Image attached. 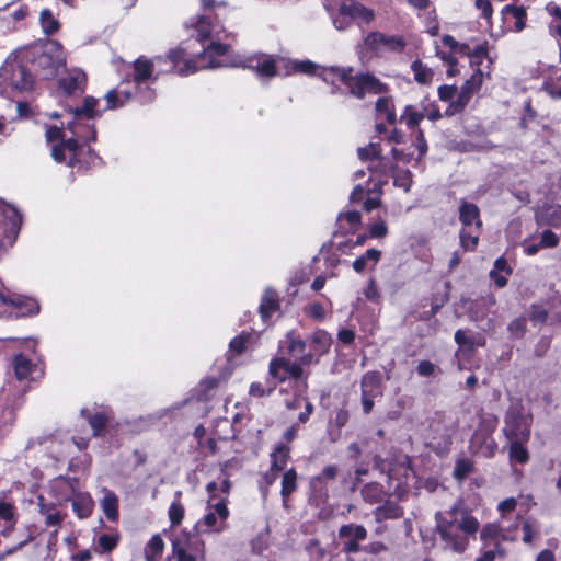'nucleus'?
<instances>
[{
	"label": "nucleus",
	"instance_id": "63",
	"mask_svg": "<svg viewBox=\"0 0 561 561\" xmlns=\"http://www.w3.org/2000/svg\"><path fill=\"white\" fill-rule=\"evenodd\" d=\"M364 296L374 302L379 300L380 294L374 279L368 280L367 286L364 289Z\"/></svg>",
	"mask_w": 561,
	"mask_h": 561
},
{
	"label": "nucleus",
	"instance_id": "8",
	"mask_svg": "<svg viewBox=\"0 0 561 561\" xmlns=\"http://www.w3.org/2000/svg\"><path fill=\"white\" fill-rule=\"evenodd\" d=\"M459 220L462 224L461 247L466 251H473L478 245L482 226L479 208L474 204L463 202L459 208Z\"/></svg>",
	"mask_w": 561,
	"mask_h": 561
},
{
	"label": "nucleus",
	"instance_id": "11",
	"mask_svg": "<svg viewBox=\"0 0 561 561\" xmlns=\"http://www.w3.org/2000/svg\"><path fill=\"white\" fill-rule=\"evenodd\" d=\"M83 145L76 138H68L61 142L50 146V156L57 163H66L70 168L80 167L83 163L81 158Z\"/></svg>",
	"mask_w": 561,
	"mask_h": 561
},
{
	"label": "nucleus",
	"instance_id": "10",
	"mask_svg": "<svg viewBox=\"0 0 561 561\" xmlns=\"http://www.w3.org/2000/svg\"><path fill=\"white\" fill-rule=\"evenodd\" d=\"M364 48L376 55L401 53L405 43L401 36L388 35L381 32H370L364 38Z\"/></svg>",
	"mask_w": 561,
	"mask_h": 561
},
{
	"label": "nucleus",
	"instance_id": "31",
	"mask_svg": "<svg viewBox=\"0 0 561 561\" xmlns=\"http://www.w3.org/2000/svg\"><path fill=\"white\" fill-rule=\"evenodd\" d=\"M360 493L364 501L369 504L381 503L385 497L382 485L376 482L367 483L364 485Z\"/></svg>",
	"mask_w": 561,
	"mask_h": 561
},
{
	"label": "nucleus",
	"instance_id": "38",
	"mask_svg": "<svg viewBox=\"0 0 561 561\" xmlns=\"http://www.w3.org/2000/svg\"><path fill=\"white\" fill-rule=\"evenodd\" d=\"M277 307L278 304L275 293L270 289L266 290L260 305V312L263 320L266 321V319L277 309Z\"/></svg>",
	"mask_w": 561,
	"mask_h": 561
},
{
	"label": "nucleus",
	"instance_id": "39",
	"mask_svg": "<svg viewBox=\"0 0 561 561\" xmlns=\"http://www.w3.org/2000/svg\"><path fill=\"white\" fill-rule=\"evenodd\" d=\"M319 66L310 60H294L288 62V69L285 71V75H290L295 72L312 75L317 73Z\"/></svg>",
	"mask_w": 561,
	"mask_h": 561
},
{
	"label": "nucleus",
	"instance_id": "24",
	"mask_svg": "<svg viewBox=\"0 0 561 561\" xmlns=\"http://www.w3.org/2000/svg\"><path fill=\"white\" fill-rule=\"evenodd\" d=\"M290 455V447L285 443H279L271 453V467L276 471H284L286 469Z\"/></svg>",
	"mask_w": 561,
	"mask_h": 561
},
{
	"label": "nucleus",
	"instance_id": "18",
	"mask_svg": "<svg viewBox=\"0 0 561 561\" xmlns=\"http://www.w3.org/2000/svg\"><path fill=\"white\" fill-rule=\"evenodd\" d=\"M81 415L87 420L92 428L93 437H105L106 430L111 424V415L107 412L98 411L95 413H91L88 409H82Z\"/></svg>",
	"mask_w": 561,
	"mask_h": 561
},
{
	"label": "nucleus",
	"instance_id": "29",
	"mask_svg": "<svg viewBox=\"0 0 561 561\" xmlns=\"http://www.w3.org/2000/svg\"><path fill=\"white\" fill-rule=\"evenodd\" d=\"M375 108L378 115L383 116L389 124L397 123V115L391 98L381 96L376 101Z\"/></svg>",
	"mask_w": 561,
	"mask_h": 561
},
{
	"label": "nucleus",
	"instance_id": "7",
	"mask_svg": "<svg viewBox=\"0 0 561 561\" xmlns=\"http://www.w3.org/2000/svg\"><path fill=\"white\" fill-rule=\"evenodd\" d=\"M218 485L216 482H209L206 490L209 494L207 513L197 523L202 531L214 530L221 533L227 528V518L229 517V510L227 507L226 497H218L215 492Z\"/></svg>",
	"mask_w": 561,
	"mask_h": 561
},
{
	"label": "nucleus",
	"instance_id": "32",
	"mask_svg": "<svg viewBox=\"0 0 561 561\" xmlns=\"http://www.w3.org/2000/svg\"><path fill=\"white\" fill-rule=\"evenodd\" d=\"M528 440H512L510 443L508 457L511 461L526 463L529 460V453L524 446Z\"/></svg>",
	"mask_w": 561,
	"mask_h": 561
},
{
	"label": "nucleus",
	"instance_id": "16",
	"mask_svg": "<svg viewBox=\"0 0 561 561\" xmlns=\"http://www.w3.org/2000/svg\"><path fill=\"white\" fill-rule=\"evenodd\" d=\"M173 557L176 561H204V549L197 539L186 540L184 542L174 540Z\"/></svg>",
	"mask_w": 561,
	"mask_h": 561
},
{
	"label": "nucleus",
	"instance_id": "35",
	"mask_svg": "<svg viewBox=\"0 0 561 561\" xmlns=\"http://www.w3.org/2000/svg\"><path fill=\"white\" fill-rule=\"evenodd\" d=\"M297 489V473L295 469L286 470L282 478L280 495L286 503V499Z\"/></svg>",
	"mask_w": 561,
	"mask_h": 561
},
{
	"label": "nucleus",
	"instance_id": "59",
	"mask_svg": "<svg viewBox=\"0 0 561 561\" xmlns=\"http://www.w3.org/2000/svg\"><path fill=\"white\" fill-rule=\"evenodd\" d=\"M15 515V506L12 503L0 500V519L12 522Z\"/></svg>",
	"mask_w": 561,
	"mask_h": 561
},
{
	"label": "nucleus",
	"instance_id": "40",
	"mask_svg": "<svg viewBox=\"0 0 561 561\" xmlns=\"http://www.w3.org/2000/svg\"><path fill=\"white\" fill-rule=\"evenodd\" d=\"M546 10L552 16L549 26L551 34L561 37V8L553 2H549Z\"/></svg>",
	"mask_w": 561,
	"mask_h": 561
},
{
	"label": "nucleus",
	"instance_id": "54",
	"mask_svg": "<svg viewBox=\"0 0 561 561\" xmlns=\"http://www.w3.org/2000/svg\"><path fill=\"white\" fill-rule=\"evenodd\" d=\"M46 141L50 145L61 142L62 140H67L65 138V133L61 127H58L56 125H50L46 129L45 133Z\"/></svg>",
	"mask_w": 561,
	"mask_h": 561
},
{
	"label": "nucleus",
	"instance_id": "49",
	"mask_svg": "<svg viewBox=\"0 0 561 561\" xmlns=\"http://www.w3.org/2000/svg\"><path fill=\"white\" fill-rule=\"evenodd\" d=\"M381 152L380 147L378 144H369L366 147H362L358 149V157L363 161H371L375 160L376 157H379V153Z\"/></svg>",
	"mask_w": 561,
	"mask_h": 561
},
{
	"label": "nucleus",
	"instance_id": "13",
	"mask_svg": "<svg viewBox=\"0 0 561 561\" xmlns=\"http://www.w3.org/2000/svg\"><path fill=\"white\" fill-rule=\"evenodd\" d=\"M12 368L14 376L19 381L35 380L44 376V366L42 363H33L23 353L15 354L12 358Z\"/></svg>",
	"mask_w": 561,
	"mask_h": 561
},
{
	"label": "nucleus",
	"instance_id": "19",
	"mask_svg": "<svg viewBox=\"0 0 561 561\" xmlns=\"http://www.w3.org/2000/svg\"><path fill=\"white\" fill-rule=\"evenodd\" d=\"M471 449L483 457L491 458L497 449V443L491 434L474 432L471 438Z\"/></svg>",
	"mask_w": 561,
	"mask_h": 561
},
{
	"label": "nucleus",
	"instance_id": "51",
	"mask_svg": "<svg viewBox=\"0 0 561 561\" xmlns=\"http://www.w3.org/2000/svg\"><path fill=\"white\" fill-rule=\"evenodd\" d=\"M393 184L404 192H409L412 185V174L408 170L399 171L393 179Z\"/></svg>",
	"mask_w": 561,
	"mask_h": 561
},
{
	"label": "nucleus",
	"instance_id": "26",
	"mask_svg": "<svg viewBox=\"0 0 561 561\" xmlns=\"http://www.w3.org/2000/svg\"><path fill=\"white\" fill-rule=\"evenodd\" d=\"M39 24L46 36L55 35L61 27V23L54 16L53 11L48 8L41 11Z\"/></svg>",
	"mask_w": 561,
	"mask_h": 561
},
{
	"label": "nucleus",
	"instance_id": "14",
	"mask_svg": "<svg viewBox=\"0 0 561 561\" xmlns=\"http://www.w3.org/2000/svg\"><path fill=\"white\" fill-rule=\"evenodd\" d=\"M22 226V216L16 208L8 204L0 205V230L3 238L15 239Z\"/></svg>",
	"mask_w": 561,
	"mask_h": 561
},
{
	"label": "nucleus",
	"instance_id": "9",
	"mask_svg": "<svg viewBox=\"0 0 561 561\" xmlns=\"http://www.w3.org/2000/svg\"><path fill=\"white\" fill-rule=\"evenodd\" d=\"M133 65L134 81L122 82L116 88L110 90L105 94L106 105L102 112L123 107L124 105L129 103L134 95L137 93L138 87L140 84V58L135 59Z\"/></svg>",
	"mask_w": 561,
	"mask_h": 561
},
{
	"label": "nucleus",
	"instance_id": "1",
	"mask_svg": "<svg viewBox=\"0 0 561 561\" xmlns=\"http://www.w3.org/2000/svg\"><path fill=\"white\" fill-rule=\"evenodd\" d=\"M199 42L210 39L204 46V57L206 62H211L208 69L221 67H242L249 68L257 73L260 78H272L278 73V65L276 59L267 55L242 57L233 55L230 46L221 44L214 39V31L209 20L205 16H199L194 23Z\"/></svg>",
	"mask_w": 561,
	"mask_h": 561
},
{
	"label": "nucleus",
	"instance_id": "55",
	"mask_svg": "<svg viewBox=\"0 0 561 561\" xmlns=\"http://www.w3.org/2000/svg\"><path fill=\"white\" fill-rule=\"evenodd\" d=\"M351 1L352 0H324L323 7L330 13L331 16H333L335 13L345 14L343 7L344 4L346 5V2Z\"/></svg>",
	"mask_w": 561,
	"mask_h": 561
},
{
	"label": "nucleus",
	"instance_id": "45",
	"mask_svg": "<svg viewBox=\"0 0 561 561\" xmlns=\"http://www.w3.org/2000/svg\"><path fill=\"white\" fill-rule=\"evenodd\" d=\"M181 493H176V497H180ZM184 506L179 499L174 500L169 507V518L173 526L181 524L184 517Z\"/></svg>",
	"mask_w": 561,
	"mask_h": 561
},
{
	"label": "nucleus",
	"instance_id": "44",
	"mask_svg": "<svg viewBox=\"0 0 561 561\" xmlns=\"http://www.w3.org/2000/svg\"><path fill=\"white\" fill-rule=\"evenodd\" d=\"M503 12L511 13L513 15V18L515 19V28L517 32L524 30L527 16L524 8L507 4L506 7H504Z\"/></svg>",
	"mask_w": 561,
	"mask_h": 561
},
{
	"label": "nucleus",
	"instance_id": "56",
	"mask_svg": "<svg viewBox=\"0 0 561 561\" xmlns=\"http://www.w3.org/2000/svg\"><path fill=\"white\" fill-rule=\"evenodd\" d=\"M339 220L348 224L350 229H355L360 222V214L357 210H348L340 214Z\"/></svg>",
	"mask_w": 561,
	"mask_h": 561
},
{
	"label": "nucleus",
	"instance_id": "50",
	"mask_svg": "<svg viewBox=\"0 0 561 561\" xmlns=\"http://www.w3.org/2000/svg\"><path fill=\"white\" fill-rule=\"evenodd\" d=\"M473 470V465L469 459H459L456 463L454 476L457 480H463Z\"/></svg>",
	"mask_w": 561,
	"mask_h": 561
},
{
	"label": "nucleus",
	"instance_id": "12",
	"mask_svg": "<svg viewBox=\"0 0 561 561\" xmlns=\"http://www.w3.org/2000/svg\"><path fill=\"white\" fill-rule=\"evenodd\" d=\"M381 396V374L379 371H367L364 374L360 380L363 412L369 414L373 411L375 399Z\"/></svg>",
	"mask_w": 561,
	"mask_h": 561
},
{
	"label": "nucleus",
	"instance_id": "60",
	"mask_svg": "<svg viewBox=\"0 0 561 561\" xmlns=\"http://www.w3.org/2000/svg\"><path fill=\"white\" fill-rule=\"evenodd\" d=\"M388 233L387 225L383 220L374 222L369 228L370 238H382Z\"/></svg>",
	"mask_w": 561,
	"mask_h": 561
},
{
	"label": "nucleus",
	"instance_id": "3",
	"mask_svg": "<svg viewBox=\"0 0 561 561\" xmlns=\"http://www.w3.org/2000/svg\"><path fill=\"white\" fill-rule=\"evenodd\" d=\"M205 45L203 44V47ZM211 62H206L204 50L197 56L191 58L184 48L179 47L170 50L169 55L163 58L156 56L150 59H142V82L158 78L162 73L174 70L180 76H190L199 70L209 68Z\"/></svg>",
	"mask_w": 561,
	"mask_h": 561
},
{
	"label": "nucleus",
	"instance_id": "5",
	"mask_svg": "<svg viewBox=\"0 0 561 561\" xmlns=\"http://www.w3.org/2000/svg\"><path fill=\"white\" fill-rule=\"evenodd\" d=\"M284 343L291 357L304 365H311L329 351L331 336L323 330H317L304 340L291 331L286 334Z\"/></svg>",
	"mask_w": 561,
	"mask_h": 561
},
{
	"label": "nucleus",
	"instance_id": "57",
	"mask_svg": "<svg viewBox=\"0 0 561 561\" xmlns=\"http://www.w3.org/2000/svg\"><path fill=\"white\" fill-rule=\"evenodd\" d=\"M402 512L397 505L379 506L376 510V516L385 518H397L401 516Z\"/></svg>",
	"mask_w": 561,
	"mask_h": 561
},
{
	"label": "nucleus",
	"instance_id": "33",
	"mask_svg": "<svg viewBox=\"0 0 561 561\" xmlns=\"http://www.w3.org/2000/svg\"><path fill=\"white\" fill-rule=\"evenodd\" d=\"M425 117L423 111H419L413 105H407L400 116V122L404 123L409 128L413 129L419 126L420 122Z\"/></svg>",
	"mask_w": 561,
	"mask_h": 561
},
{
	"label": "nucleus",
	"instance_id": "53",
	"mask_svg": "<svg viewBox=\"0 0 561 561\" xmlns=\"http://www.w3.org/2000/svg\"><path fill=\"white\" fill-rule=\"evenodd\" d=\"M483 73L481 70H476L471 77L466 80L462 84V89L468 91L469 93L476 92L482 84Z\"/></svg>",
	"mask_w": 561,
	"mask_h": 561
},
{
	"label": "nucleus",
	"instance_id": "27",
	"mask_svg": "<svg viewBox=\"0 0 561 561\" xmlns=\"http://www.w3.org/2000/svg\"><path fill=\"white\" fill-rule=\"evenodd\" d=\"M101 508L108 520L116 522L119 515L117 495L112 491H106L101 500Z\"/></svg>",
	"mask_w": 561,
	"mask_h": 561
},
{
	"label": "nucleus",
	"instance_id": "21",
	"mask_svg": "<svg viewBox=\"0 0 561 561\" xmlns=\"http://www.w3.org/2000/svg\"><path fill=\"white\" fill-rule=\"evenodd\" d=\"M10 84L16 90H27L33 85L31 72L23 65L12 66Z\"/></svg>",
	"mask_w": 561,
	"mask_h": 561
},
{
	"label": "nucleus",
	"instance_id": "62",
	"mask_svg": "<svg viewBox=\"0 0 561 561\" xmlns=\"http://www.w3.org/2000/svg\"><path fill=\"white\" fill-rule=\"evenodd\" d=\"M537 534L538 529L534 526L533 523L529 520H525L523 523V541L525 543H530Z\"/></svg>",
	"mask_w": 561,
	"mask_h": 561
},
{
	"label": "nucleus",
	"instance_id": "34",
	"mask_svg": "<svg viewBox=\"0 0 561 561\" xmlns=\"http://www.w3.org/2000/svg\"><path fill=\"white\" fill-rule=\"evenodd\" d=\"M480 537L482 541L496 539L499 537H502L504 540L514 539V536H511L510 533H505V529L501 524L485 525L481 530Z\"/></svg>",
	"mask_w": 561,
	"mask_h": 561
},
{
	"label": "nucleus",
	"instance_id": "23",
	"mask_svg": "<svg viewBox=\"0 0 561 561\" xmlns=\"http://www.w3.org/2000/svg\"><path fill=\"white\" fill-rule=\"evenodd\" d=\"M512 274V268L504 257H499L494 262V266L490 272V277L499 288H503L507 284L506 276Z\"/></svg>",
	"mask_w": 561,
	"mask_h": 561
},
{
	"label": "nucleus",
	"instance_id": "6",
	"mask_svg": "<svg viewBox=\"0 0 561 561\" xmlns=\"http://www.w3.org/2000/svg\"><path fill=\"white\" fill-rule=\"evenodd\" d=\"M533 416L519 401L511 402L502 432L508 442L529 440Z\"/></svg>",
	"mask_w": 561,
	"mask_h": 561
},
{
	"label": "nucleus",
	"instance_id": "61",
	"mask_svg": "<svg viewBox=\"0 0 561 561\" xmlns=\"http://www.w3.org/2000/svg\"><path fill=\"white\" fill-rule=\"evenodd\" d=\"M559 243L558 236L551 230H545L541 234L540 245L542 248H554Z\"/></svg>",
	"mask_w": 561,
	"mask_h": 561
},
{
	"label": "nucleus",
	"instance_id": "25",
	"mask_svg": "<svg viewBox=\"0 0 561 561\" xmlns=\"http://www.w3.org/2000/svg\"><path fill=\"white\" fill-rule=\"evenodd\" d=\"M539 222L558 227L561 225V206L548 205L539 209L536 214Z\"/></svg>",
	"mask_w": 561,
	"mask_h": 561
},
{
	"label": "nucleus",
	"instance_id": "37",
	"mask_svg": "<svg viewBox=\"0 0 561 561\" xmlns=\"http://www.w3.org/2000/svg\"><path fill=\"white\" fill-rule=\"evenodd\" d=\"M411 70L413 71L415 81L421 84H427L433 79L434 73H433L432 69L426 67L420 60H414L411 64Z\"/></svg>",
	"mask_w": 561,
	"mask_h": 561
},
{
	"label": "nucleus",
	"instance_id": "30",
	"mask_svg": "<svg viewBox=\"0 0 561 561\" xmlns=\"http://www.w3.org/2000/svg\"><path fill=\"white\" fill-rule=\"evenodd\" d=\"M381 252L377 249H368L363 255L353 262V268L357 273L365 271L369 263L375 266L380 260Z\"/></svg>",
	"mask_w": 561,
	"mask_h": 561
},
{
	"label": "nucleus",
	"instance_id": "20",
	"mask_svg": "<svg viewBox=\"0 0 561 561\" xmlns=\"http://www.w3.org/2000/svg\"><path fill=\"white\" fill-rule=\"evenodd\" d=\"M50 46L53 48L51 53L44 51L41 55H38L36 62L38 66L43 68H51L57 69L62 60V45L58 41H51Z\"/></svg>",
	"mask_w": 561,
	"mask_h": 561
},
{
	"label": "nucleus",
	"instance_id": "42",
	"mask_svg": "<svg viewBox=\"0 0 561 561\" xmlns=\"http://www.w3.org/2000/svg\"><path fill=\"white\" fill-rule=\"evenodd\" d=\"M99 101L93 96H85L83 99V104L80 108H76L75 115L76 116H85L89 119H92L96 116H100L101 113H98L95 111V107L98 105Z\"/></svg>",
	"mask_w": 561,
	"mask_h": 561
},
{
	"label": "nucleus",
	"instance_id": "58",
	"mask_svg": "<svg viewBox=\"0 0 561 561\" xmlns=\"http://www.w3.org/2000/svg\"><path fill=\"white\" fill-rule=\"evenodd\" d=\"M471 95H472L471 93L463 90L462 88L460 89L459 92L457 91L456 96L451 103V106L454 107V110L455 111L462 110L468 104Z\"/></svg>",
	"mask_w": 561,
	"mask_h": 561
},
{
	"label": "nucleus",
	"instance_id": "4",
	"mask_svg": "<svg viewBox=\"0 0 561 561\" xmlns=\"http://www.w3.org/2000/svg\"><path fill=\"white\" fill-rule=\"evenodd\" d=\"M317 76L324 82L332 84V93H336L340 89L336 82H341L348 90V93L363 99L366 94H381L386 92L387 85L377 78L368 73H356L352 67H319Z\"/></svg>",
	"mask_w": 561,
	"mask_h": 561
},
{
	"label": "nucleus",
	"instance_id": "48",
	"mask_svg": "<svg viewBox=\"0 0 561 561\" xmlns=\"http://www.w3.org/2000/svg\"><path fill=\"white\" fill-rule=\"evenodd\" d=\"M337 476V467L334 465H329L323 468L320 474L312 478L311 480V486L313 489L317 488L319 483H322L328 480H334Z\"/></svg>",
	"mask_w": 561,
	"mask_h": 561
},
{
	"label": "nucleus",
	"instance_id": "17",
	"mask_svg": "<svg viewBox=\"0 0 561 561\" xmlns=\"http://www.w3.org/2000/svg\"><path fill=\"white\" fill-rule=\"evenodd\" d=\"M339 536L344 539L343 551L346 553H356L359 551V541L367 537V531L362 525L347 524L339 530Z\"/></svg>",
	"mask_w": 561,
	"mask_h": 561
},
{
	"label": "nucleus",
	"instance_id": "15",
	"mask_svg": "<svg viewBox=\"0 0 561 561\" xmlns=\"http://www.w3.org/2000/svg\"><path fill=\"white\" fill-rule=\"evenodd\" d=\"M302 366L305 365L301 364L299 359L291 362L280 357L271 362L270 374L278 380H285L288 377L299 379L304 374Z\"/></svg>",
	"mask_w": 561,
	"mask_h": 561
},
{
	"label": "nucleus",
	"instance_id": "22",
	"mask_svg": "<svg viewBox=\"0 0 561 561\" xmlns=\"http://www.w3.org/2000/svg\"><path fill=\"white\" fill-rule=\"evenodd\" d=\"M72 511L79 519H85L92 515L94 502L90 494L79 493L71 502Z\"/></svg>",
	"mask_w": 561,
	"mask_h": 561
},
{
	"label": "nucleus",
	"instance_id": "47",
	"mask_svg": "<svg viewBox=\"0 0 561 561\" xmlns=\"http://www.w3.org/2000/svg\"><path fill=\"white\" fill-rule=\"evenodd\" d=\"M59 87L65 94L72 95L81 90V81L78 77L69 76L60 80Z\"/></svg>",
	"mask_w": 561,
	"mask_h": 561
},
{
	"label": "nucleus",
	"instance_id": "41",
	"mask_svg": "<svg viewBox=\"0 0 561 561\" xmlns=\"http://www.w3.org/2000/svg\"><path fill=\"white\" fill-rule=\"evenodd\" d=\"M121 536L118 533L114 534H102L96 540L100 552H112L118 545Z\"/></svg>",
	"mask_w": 561,
	"mask_h": 561
},
{
	"label": "nucleus",
	"instance_id": "46",
	"mask_svg": "<svg viewBox=\"0 0 561 561\" xmlns=\"http://www.w3.org/2000/svg\"><path fill=\"white\" fill-rule=\"evenodd\" d=\"M499 420L494 414H484L481 416L480 424L476 432H482V434H493L497 426Z\"/></svg>",
	"mask_w": 561,
	"mask_h": 561
},
{
	"label": "nucleus",
	"instance_id": "2",
	"mask_svg": "<svg viewBox=\"0 0 561 561\" xmlns=\"http://www.w3.org/2000/svg\"><path fill=\"white\" fill-rule=\"evenodd\" d=\"M434 518L442 548L454 553H463L480 528L479 520L462 502L446 512H437Z\"/></svg>",
	"mask_w": 561,
	"mask_h": 561
},
{
	"label": "nucleus",
	"instance_id": "64",
	"mask_svg": "<svg viewBox=\"0 0 561 561\" xmlns=\"http://www.w3.org/2000/svg\"><path fill=\"white\" fill-rule=\"evenodd\" d=\"M526 330V320L518 318L508 324V331L515 336H522Z\"/></svg>",
	"mask_w": 561,
	"mask_h": 561
},
{
	"label": "nucleus",
	"instance_id": "52",
	"mask_svg": "<svg viewBox=\"0 0 561 561\" xmlns=\"http://www.w3.org/2000/svg\"><path fill=\"white\" fill-rule=\"evenodd\" d=\"M391 168L388 160L381 157V152L379 157H376L375 160L369 161L368 170L373 173L386 174L387 171Z\"/></svg>",
	"mask_w": 561,
	"mask_h": 561
},
{
	"label": "nucleus",
	"instance_id": "36",
	"mask_svg": "<svg viewBox=\"0 0 561 561\" xmlns=\"http://www.w3.org/2000/svg\"><path fill=\"white\" fill-rule=\"evenodd\" d=\"M54 508V505L41 504L39 513L45 516V525L47 527H60L61 523L65 518V514L59 511L50 512Z\"/></svg>",
	"mask_w": 561,
	"mask_h": 561
},
{
	"label": "nucleus",
	"instance_id": "28",
	"mask_svg": "<svg viewBox=\"0 0 561 561\" xmlns=\"http://www.w3.org/2000/svg\"><path fill=\"white\" fill-rule=\"evenodd\" d=\"M343 10L345 11V14H351L352 19L358 18L365 23H370L375 18L373 10L353 0L351 2H346V5L344 4Z\"/></svg>",
	"mask_w": 561,
	"mask_h": 561
},
{
	"label": "nucleus",
	"instance_id": "43",
	"mask_svg": "<svg viewBox=\"0 0 561 561\" xmlns=\"http://www.w3.org/2000/svg\"><path fill=\"white\" fill-rule=\"evenodd\" d=\"M164 542L160 535H154L147 545L146 560L157 561V558L162 554Z\"/></svg>",
	"mask_w": 561,
	"mask_h": 561
}]
</instances>
